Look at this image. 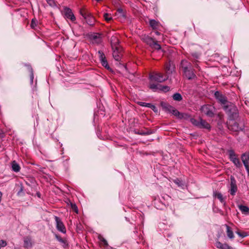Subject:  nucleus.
Instances as JSON below:
<instances>
[{
    "instance_id": "41",
    "label": "nucleus",
    "mask_w": 249,
    "mask_h": 249,
    "mask_svg": "<svg viewBox=\"0 0 249 249\" xmlns=\"http://www.w3.org/2000/svg\"><path fill=\"white\" fill-rule=\"evenodd\" d=\"M137 133L140 135H145L150 134L151 133V132H149L148 131H147L146 132H143L142 131H139Z\"/></svg>"
},
{
    "instance_id": "42",
    "label": "nucleus",
    "mask_w": 249,
    "mask_h": 249,
    "mask_svg": "<svg viewBox=\"0 0 249 249\" xmlns=\"http://www.w3.org/2000/svg\"><path fill=\"white\" fill-rule=\"evenodd\" d=\"M159 89L164 91H167L169 90V88L168 86H163L161 88H159Z\"/></svg>"
},
{
    "instance_id": "31",
    "label": "nucleus",
    "mask_w": 249,
    "mask_h": 249,
    "mask_svg": "<svg viewBox=\"0 0 249 249\" xmlns=\"http://www.w3.org/2000/svg\"><path fill=\"white\" fill-rule=\"evenodd\" d=\"M190 122L194 125H195L198 127H199L200 119H199L198 120H197L194 118H191V119H190Z\"/></svg>"
},
{
    "instance_id": "40",
    "label": "nucleus",
    "mask_w": 249,
    "mask_h": 249,
    "mask_svg": "<svg viewBox=\"0 0 249 249\" xmlns=\"http://www.w3.org/2000/svg\"><path fill=\"white\" fill-rule=\"evenodd\" d=\"M139 105L142 107H146L150 108V107L151 106V104L150 103H146L144 102H140Z\"/></svg>"
},
{
    "instance_id": "30",
    "label": "nucleus",
    "mask_w": 249,
    "mask_h": 249,
    "mask_svg": "<svg viewBox=\"0 0 249 249\" xmlns=\"http://www.w3.org/2000/svg\"><path fill=\"white\" fill-rule=\"evenodd\" d=\"M117 14L119 17H122L124 18L125 17V12L122 8H118L117 11Z\"/></svg>"
},
{
    "instance_id": "43",
    "label": "nucleus",
    "mask_w": 249,
    "mask_h": 249,
    "mask_svg": "<svg viewBox=\"0 0 249 249\" xmlns=\"http://www.w3.org/2000/svg\"><path fill=\"white\" fill-rule=\"evenodd\" d=\"M233 127L234 128L232 129H234L235 131H238L239 130L238 127V124L237 123H235L234 124Z\"/></svg>"
},
{
    "instance_id": "46",
    "label": "nucleus",
    "mask_w": 249,
    "mask_h": 249,
    "mask_svg": "<svg viewBox=\"0 0 249 249\" xmlns=\"http://www.w3.org/2000/svg\"><path fill=\"white\" fill-rule=\"evenodd\" d=\"M30 78H31V82H33L34 76H33V71L32 69H31V71Z\"/></svg>"
},
{
    "instance_id": "15",
    "label": "nucleus",
    "mask_w": 249,
    "mask_h": 249,
    "mask_svg": "<svg viewBox=\"0 0 249 249\" xmlns=\"http://www.w3.org/2000/svg\"><path fill=\"white\" fill-rule=\"evenodd\" d=\"M92 43L96 44H99L102 42L101 36L98 34H95L90 36Z\"/></svg>"
},
{
    "instance_id": "28",
    "label": "nucleus",
    "mask_w": 249,
    "mask_h": 249,
    "mask_svg": "<svg viewBox=\"0 0 249 249\" xmlns=\"http://www.w3.org/2000/svg\"><path fill=\"white\" fill-rule=\"evenodd\" d=\"M98 239L105 246H107L108 243L107 241L103 237V236L100 234H99L98 236Z\"/></svg>"
},
{
    "instance_id": "34",
    "label": "nucleus",
    "mask_w": 249,
    "mask_h": 249,
    "mask_svg": "<svg viewBox=\"0 0 249 249\" xmlns=\"http://www.w3.org/2000/svg\"><path fill=\"white\" fill-rule=\"evenodd\" d=\"M86 19L87 23L90 25L92 24L94 22V18H93L91 17L90 15Z\"/></svg>"
},
{
    "instance_id": "38",
    "label": "nucleus",
    "mask_w": 249,
    "mask_h": 249,
    "mask_svg": "<svg viewBox=\"0 0 249 249\" xmlns=\"http://www.w3.org/2000/svg\"><path fill=\"white\" fill-rule=\"evenodd\" d=\"M71 209L76 213H78V208L76 205L74 203H71Z\"/></svg>"
},
{
    "instance_id": "20",
    "label": "nucleus",
    "mask_w": 249,
    "mask_h": 249,
    "mask_svg": "<svg viewBox=\"0 0 249 249\" xmlns=\"http://www.w3.org/2000/svg\"><path fill=\"white\" fill-rule=\"evenodd\" d=\"M55 236L57 240L62 244V246L64 248H66V247L68 246V244L67 243V240L65 238H62L57 234H55Z\"/></svg>"
},
{
    "instance_id": "21",
    "label": "nucleus",
    "mask_w": 249,
    "mask_h": 249,
    "mask_svg": "<svg viewBox=\"0 0 249 249\" xmlns=\"http://www.w3.org/2000/svg\"><path fill=\"white\" fill-rule=\"evenodd\" d=\"M149 24L153 29H158L160 26V23L154 19L150 20Z\"/></svg>"
},
{
    "instance_id": "17",
    "label": "nucleus",
    "mask_w": 249,
    "mask_h": 249,
    "mask_svg": "<svg viewBox=\"0 0 249 249\" xmlns=\"http://www.w3.org/2000/svg\"><path fill=\"white\" fill-rule=\"evenodd\" d=\"M199 128H205L208 130H210L211 126L205 120L200 119Z\"/></svg>"
},
{
    "instance_id": "3",
    "label": "nucleus",
    "mask_w": 249,
    "mask_h": 249,
    "mask_svg": "<svg viewBox=\"0 0 249 249\" xmlns=\"http://www.w3.org/2000/svg\"><path fill=\"white\" fill-rule=\"evenodd\" d=\"M142 40L146 44L149 45L151 48L157 50H161V46L158 43V41L155 40L153 38L148 36H144L142 37Z\"/></svg>"
},
{
    "instance_id": "5",
    "label": "nucleus",
    "mask_w": 249,
    "mask_h": 249,
    "mask_svg": "<svg viewBox=\"0 0 249 249\" xmlns=\"http://www.w3.org/2000/svg\"><path fill=\"white\" fill-rule=\"evenodd\" d=\"M202 112L209 117H213L214 115V107L210 105H205L201 107Z\"/></svg>"
},
{
    "instance_id": "4",
    "label": "nucleus",
    "mask_w": 249,
    "mask_h": 249,
    "mask_svg": "<svg viewBox=\"0 0 249 249\" xmlns=\"http://www.w3.org/2000/svg\"><path fill=\"white\" fill-rule=\"evenodd\" d=\"M149 78L151 80L161 83L166 80L168 78V76L164 75L160 72H155L149 75Z\"/></svg>"
},
{
    "instance_id": "2",
    "label": "nucleus",
    "mask_w": 249,
    "mask_h": 249,
    "mask_svg": "<svg viewBox=\"0 0 249 249\" xmlns=\"http://www.w3.org/2000/svg\"><path fill=\"white\" fill-rule=\"evenodd\" d=\"M215 96L216 99L223 105H224L223 108L225 111L227 113H231V110H235V107L234 106H229L226 105L227 103V100L225 97L220 94L218 91L215 92Z\"/></svg>"
},
{
    "instance_id": "8",
    "label": "nucleus",
    "mask_w": 249,
    "mask_h": 249,
    "mask_svg": "<svg viewBox=\"0 0 249 249\" xmlns=\"http://www.w3.org/2000/svg\"><path fill=\"white\" fill-rule=\"evenodd\" d=\"M241 159L249 175V152L243 154Z\"/></svg>"
},
{
    "instance_id": "37",
    "label": "nucleus",
    "mask_w": 249,
    "mask_h": 249,
    "mask_svg": "<svg viewBox=\"0 0 249 249\" xmlns=\"http://www.w3.org/2000/svg\"><path fill=\"white\" fill-rule=\"evenodd\" d=\"M104 17L107 21H109L112 19V18L107 13L104 14Z\"/></svg>"
},
{
    "instance_id": "25",
    "label": "nucleus",
    "mask_w": 249,
    "mask_h": 249,
    "mask_svg": "<svg viewBox=\"0 0 249 249\" xmlns=\"http://www.w3.org/2000/svg\"><path fill=\"white\" fill-rule=\"evenodd\" d=\"M214 196L215 197L218 199L221 203H225V198L223 196V195L221 193L216 192L214 194Z\"/></svg>"
},
{
    "instance_id": "48",
    "label": "nucleus",
    "mask_w": 249,
    "mask_h": 249,
    "mask_svg": "<svg viewBox=\"0 0 249 249\" xmlns=\"http://www.w3.org/2000/svg\"><path fill=\"white\" fill-rule=\"evenodd\" d=\"M155 33H156V34L157 35H160V32H157H157H155Z\"/></svg>"
},
{
    "instance_id": "49",
    "label": "nucleus",
    "mask_w": 249,
    "mask_h": 249,
    "mask_svg": "<svg viewBox=\"0 0 249 249\" xmlns=\"http://www.w3.org/2000/svg\"><path fill=\"white\" fill-rule=\"evenodd\" d=\"M196 57L197 58H198V56L197 55H196Z\"/></svg>"
},
{
    "instance_id": "11",
    "label": "nucleus",
    "mask_w": 249,
    "mask_h": 249,
    "mask_svg": "<svg viewBox=\"0 0 249 249\" xmlns=\"http://www.w3.org/2000/svg\"><path fill=\"white\" fill-rule=\"evenodd\" d=\"M175 67L173 64L170 62L166 63L165 65V75L168 76V75L172 74L175 71Z\"/></svg>"
},
{
    "instance_id": "13",
    "label": "nucleus",
    "mask_w": 249,
    "mask_h": 249,
    "mask_svg": "<svg viewBox=\"0 0 249 249\" xmlns=\"http://www.w3.org/2000/svg\"><path fill=\"white\" fill-rule=\"evenodd\" d=\"M65 17L70 19L72 21H74L75 20V17L73 14L71 9L69 8H65L64 9Z\"/></svg>"
},
{
    "instance_id": "47",
    "label": "nucleus",
    "mask_w": 249,
    "mask_h": 249,
    "mask_svg": "<svg viewBox=\"0 0 249 249\" xmlns=\"http://www.w3.org/2000/svg\"><path fill=\"white\" fill-rule=\"evenodd\" d=\"M4 133L3 131L0 129V137L2 138L3 137Z\"/></svg>"
},
{
    "instance_id": "44",
    "label": "nucleus",
    "mask_w": 249,
    "mask_h": 249,
    "mask_svg": "<svg viewBox=\"0 0 249 249\" xmlns=\"http://www.w3.org/2000/svg\"><path fill=\"white\" fill-rule=\"evenodd\" d=\"M150 108H151L155 112H157L158 111L157 107L151 104Z\"/></svg>"
},
{
    "instance_id": "6",
    "label": "nucleus",
    "mask_w": 249,
    "mask_h": 249,
    "mask_svg": "<svg viewBox=\"0 0 249 249\" xmlns=\"http://www.w3.org/2000/svg\"><path fill=\"white\" fill-rule=\"evenodd\" d=\"M230 192L231 195L234 196L235 193L237 190V187L236 185V181L233 177L231 176L230 178Z\"/></svg>"
},
{
    "instance_id": "29",
    "label": "nucleus",
    "mask_w": 249,
    "mask_h": 249,
    "mask_svg": "<svg viewBox=\"0 0 249 249\" xmlns=\"http://www.w3.org/2000/svg\"><path fill=\"white\" fill-rule=\"evenodd\" d=\"M173 98L174 100L177 101H180L182 99V96L180 94L176 93L173 95Z\"/></svg>"
},
{
    "instance_id": "22",
    "label": "nucleus",
    "mask_w": 249,
    "mask_h": 249,
    "mask_svg": "<svg viewBox=\"0 0 249 249\" xmlns=\"http://www.w3.org/2000/svg\"><path fill=\"white\" fill-rule=\"evenodd\" d=\"M81 15L85 18L87 19L90 15V13L86 9H82L80 10Z\"/></svg>"
},
{
    "instance_id": "26",
    "label": "nucleus",
    "mask_w": 249,
    "mask_h": 249,
    "mask_svg": "<svg viewBox=\"0 0 249 249\" xmlns=\"http://www.w3.org/2000/svg\"><path fill=\"white\" fill-rule=\"evenodd\" d=\"M226 228L228 236L231 239L233 238L234 237V234L230 227L229 226L226 225Z\"/></svg>"
},
{
    "instance_id": "33",
    "label": "nucleus",
    "mask_w": 249,
    "mask_h": 249,
    "mask_svg": "<svg viewBox=\"0 0 249 249\" xmlns=\"http://www.w3.org/2000/svg\"><path fill=\"white\" fill-rule=\"evenodd\" d=\"M101 63H102V65L104 67H105L106 69H107V70L109 69L110 68L107 64V62L106 60V59H105L104 60H101Z\"/></svg>"
},
{
    "instance_id": "24",
    "label": "nucleus",
    "mask_w": 249,
    "mask_h": 249,
    "mask_svg": "<svg viewBox=\"0 0 249 249\" xmlns=\"http://www.w3.org/2000/svg\"><path fill=\"white\" fill-rule=\"evenodd\" d=\"M12 168L14 172H18L19 171L20 167L16 161L14 160L12 162Z\"/></svg>"
},
{
    "instance_id": "45",
    "label": "nucleus",
    "mask_w": 249,
    "mask_h": 249,
    "mask_svg": "<svg viewBox=\"0 0 249 249\" xmlns=\"http://www.w3.org/2000/svg\"><path fill=\"white\" fill-rule=\"evenodd\" d=\"M237 233L241 237H244L245 236H246V234L245 233L243 232V233H241L240 232H237Z\"/></svg>"
},
{
    "instance_id": "19",
    "label": "nucleus",
    "mask_w": 249,
    "mask_h": 249,
    "mask_svg": "<svg viewBox=\"0 0 249 249\" xmlns=\"http://www.w3.org/2000/svg\"><path fill=\"white\" fill-rule=\"evenodd\" d=\"M216 246L220 249H233L231 247L229 246L227 244H222L219 241L216 242Z\"/></svg>"
},
{
    "instance_id": "27",
    "label": "nucleus",
    "mask_w": 249,
    "mask_h": 249,
    "mask_svg": "<svg viewBox=\"0 0 249 249\" xmlns=\"http://www.w3.org/2000/svg\"><path fill=\"white\" fill-rule=\"evenodd\" d=\"M174 182L177 184L179 187H181V188H183L185 186L184 182L182 180H179L178 178H177L174 180Z\"/></svg>"
},
{
    "instance_id": "23",
    "label": "nucleus",
    "mask_w": 249,
    "mask_h": 249,
    "mask_svg": "<svg viewBox=\"0 0 249 249\" xmlns=\"http://www.w3.org/2000/svg\"><path fill=\"white\" fill-rule=\"evenodd\" d=\"M238 207L243 213L245 214L249 213V208L247 206L240 205L238 206Z\"/></svg>"
},
{
    "instance_id": "36",
    "label": "nucleus",
    "mask_w": 249,
    "mask_h": 249,
    "mask_svg": "<svg viewBox=\"0 0 249 249\" xmlns=\"http://www.w3.org/2000/svg\"><path fill=\"white\" fill-rule=\"evenodd\" d=\"M98 53L99 54V57H100V60H104V59H106L105 55L102 51H99Z\"/></svg>"
},
{
    "instance_id": "35",
    "label": "nucleus",
    "mask_w": 249,
    "mask_h": 249,
    "mask_svg": "<svg viewBox=\"0 0 249 249\" xmlns=\"http://www.w3.org/2000/svg\"><path fill=\"white\" fill-rule=\"evenodd\" d=\"M149 88L153 90H157L159 89L158 85L155 84H151L149 85Z\"/></svg>"
},
{
    "instance_id": "1",
    "label": "nucleus",
    "mask_w": 249,
    "mask_h": 249,
    "mask_svg": "<svg viewBox=\"0 0 249 249\" xmlns=\"http://www.w3.org/2000/svg\"><path fill=\"white\" fill-rule=\"evenodd\" d=\"M161 106L163 108L165 109L166 110L172 113L174 115L179 119H187L189 117L187 114L179 112L178 110L165 103L161 102Z\"/></svg>"
},
{
    "instance_id": "39",
    "label": "nucleus",
    "mask_w": 249,
    "mask_h": 249,
    "mask_svg": "<svg viewBox=\"0 0 249 249\" xmlns=\"http://www.w3.org/2000/svg\"><path fill=\"white\" fill-rule=\"evenodd\" d=\"M46 1L51 6H54L56 5L54 0H47Z\"/></svg>"
},
{
    "instance_id": "16",
    "label": "nucleus",
    "mask_w": 249,
    "mask_h": 249,
    "mask_svg": "<svg viewBox=\"0 0 249 249\" xmlns=\"http://www.w3.org/2000/svg\"><path fill=\"white\" fill-rule=\"evenodd\" d=\"M113 56L115 60L119 61L121 59L122 54L121 53V48H120L119 49H114L113 50Z\"/></svg>"
},
{
    "instance_id": "18",
    "label": "nucleus",
    "mask_w": 249,
    "mask_h": 249,
    "mask_svg": "<svg viewBox=\"0 0 249 249\" xmlns=\"http://www.w3.org/2000/svg\"><path fill=\"white\" fill-rule=\"evenodd\" d=\"M32 247V242L30 237L24 238V247L26 249L31 248Z\"/></svg>"
},
{
    "instance_id": "12",
    "label": "nucleus",
    "mask_w": 249,
    "mask_h": 249,
    "mask_svg": "<svg viewBox=\"0 0 249 249\" xmlns=\"http://www.w3.org/2000/svg\"><path fill=\"white\" fill-rule=\"evenodd\" d=\"M192 67V66L191 63L186 60L183 59L180 63V68L183 71V72L191 68Z\"/></svg>"
},
{
    "instance_id": "32",
    "label": "nucleus",
    "mask_w": 249,
    "mask_h": 249,
    "mask_svg": "<svg viewBox=\"0 0 249 249\" xmlns=\"http://www.w3.org/2000/svg\"><path fill=\"white\" fill-rule=\"evenodd\" d=\"M37 21L35 18H33L32 20L31 23V27L32 29H36V27L37 25Z\"/></svg>"
},
{
    "instance_id": "7",
    "label": "nucleus",
    "mask_w": 249,
    "mask_h": 249,
    "mask_svg": "<svg viewBox=\"0 0 249 249\" xmlns=\"http://www.w3.org/2000/svg\"><path fill=\"white\" fill-rule=\"evenodd\" d=\"M55 220L56 223L57 229L59 231L65 233L66 232V229L61 220L57 216L55 217Z\"/></svg>"
},
{
    "instance_id": "10",
    "label": "nucleus",
    "mask_w": 249,
    "mask_h": 249,
    "mask_svg": "<svg viewBox=\"0 0 249 249\" xmlns=\"http://www.w3.org/2000/svg\"><path fill=\"white\" fill-rule=\"evenodd\" d=\"M110 42L112 50L119 49L120 48L119 39L116 36H112L111 37Z\"/></svg>"
},
{
    "instance_id": "14",
    "label": "nucleus",
    "mask_w": 249,
    "mask_h": 249,
    "mask_svg": "<svg viewBox=\"0 0 249 249\" xmlns=\"http://www.w3.org/2000/svg\"><path fill=\"white\" fill-rule=\"evenodd\" d=\"M185 76L188 79H192L196 77V75L194 72V71L192 69V67L188 69L187 70L183 72Z\"/></svg>"
},
{
    "instance_id": "9",
    "label": "nucleus",
    "mask_w": 249,
    "mask_h": 249,
    "mask_svg": "<svg viewBox=\"0 0 249 249\" xmlns=\"http://www.w3.org/2000/svg\"><path fill=\"white\" fill-rule=\"evenodd\" d=\"M229 156L231 160L237 167H238L240 165V161L237 158L236 154L233 150L229 151Z\"/></svg>"
}]
</instances>
